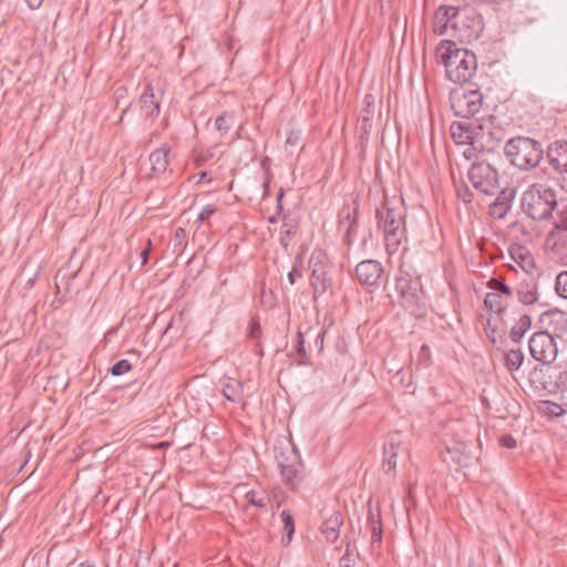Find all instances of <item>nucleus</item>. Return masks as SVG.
<instances>
[{
    "mask_svg": "<svg viewBox=\"0 0 567 567\" xmlns=\"http://www.w3.org/2000/svg\"><path fill=\"white\" fill-rule=\"evenodd\" d=\"M547 161L550 167L561 174L567 172V146L563 141H556L548 146Z\"/></svg>",
    "mask_w": 567,
    "mask_h": 567,
    "instance_id": "ddd939ff",
    "label": "nucleus"
},
{
    "mask_svg": "<svg viewBox=\"0 0 567 567\" xmlns=\"http://www.w3.org/2000/svg\"><path fill=\"white\" fill-rule=\"evenodd\" d=\"M398 446L395 445L394 437L384 445V458L383 468L385 472H390L396 466Z\"/></svg>",
    "mask_w": 567,
    "mask_h": 567,
    "instance_id": "5701e85b",
    "label": "nucleus"
},
{
    "mask_svg": "<svg viewBox=\"0 0 567 567\" xmlns=\"http://www.w3.org/2000/svg\"><path fill=\"white\" fill-rule=\"evenodd\" d=\"M499 444L506 449H514L516 447V440L512 435H503L499 439Z\"/></svg>",
    "mask_w": 567,
    "mask_h": 567,
    "instance_id": "4c0bfd02",
    "label": "nucleus"
},
{
    "mask_svg": "<svg viewBox=\"0 0 567 567\" xmlns=\"http://www.w3.org/2000/svg\"><path fill=\"white\" fill-rule=\"evenodd\" d=\"M169 147L167 145H163L159 148L155 150L150 155V163L152 165V171L155 174H162L166 171L169 164Z\"/></svg>",
    "mask_w": 567,
    "mask_h": 567,
    "instance_id": "aec40b11",
    "label": "nucleus"
},
{
    "mask_svg": "<svg viewBox=\"0 0 567 567\" xmlns=\"http://www.w3.org/2000/svg\"><path fill=\"white\" fill-rule=\"evenodd\" d=\"M501 295L497 292H488L485 296L484 305L491 311L502 313L505 310V306L501 301Z\"/></svg>",
    "mask_w": 567,
    "mask_h": 567,
    "instance_id": "7c9ffc66",
    "label": "nucleus"
},
{
    "mask_svg": "<svg viewBox=\"0 0 567 567\" xmlns=\"http://www.w3.org/2000/svg\"><path fill=\"white\" fill-rule=\"evenodd\" d=\"M395 290L401 298L403 307L413 309L419 306V281L413 279L409 272H400L395 280Z\"/></svg>",
    "mask_w": 567,
    "mask_h": 567,
    "instance_id": "9d476101",
    "label": "nucleus"
},
{
    "mask_svg": "<svg viewBox=\"0 0 567 567\" xmlns=\"http://www.w3.org/2000/svg\"><path fill=\"white\" fill-rule=\"evenodd\" d=\"M324 334V331L319 332L315 341L316 346L319 347L320 350L322 349L323 346Z\"/></svg>",
    "mask_w": 567,
    "mask_h": 567,
    "instance_id": "a18cd8bd",
    "label": "nucleus"
},
{
    "mask_svg": "<svg viewBox=\"0 0 567 567\" xmlns=\"http://www.w3.org/2000/svg\"><path fill=\"white\" fill-rule=\"evenodd\" d=\"M515 193L516 190L514 188L503 189L489 205V214L498 219L504 218L512 207Z\"/></svg>",
    "mask_w": 567,
    "mask_h": 567,
    "instance_id": "2eb2a0df",
    "label": "nucleus"
},
{
    "mask_svg": "<svg viewBox=\"0 0 567 567\" xmlns=\"http://www.w3.org/2000/svg\"><path fill=\"white\" fill-rule=\"evenodd\" d=\"M518 300L524 305H533L537 301V289L535 285L522 284L517 290Z\"/></svg>",
    "mask_w": 567,
    "mask_h": 567,
    "instance_id": "a878e982",
    "label": "nucleus"
},
{
    "mask_svg": "<svg viewBox=\"0 0 567 567\" xmlns=\"http://www.w3.org/2000/svg\"><path fill=\"white\" fill-rule=\"evenodd\" d=\"M409 567H423L421 564H411Z\"/></svg>",
    "mask_w": 567,
    "mask_h": 567,
    "instance_id": "603ef678",
    "label": "nucleus"
},
{
    "mask_svg": "<svg viewBox=\"0 0 567 567\" xmlns=\"http://www.w3.org/2000/svg\"><path fill=\"white\" fill-rule=\"evenodd\" d=\"M282 196H284V192H282V189H280L278 195H277V208H278V210L282 209V206H281V198H282Z\"/></svg>",
    "mask_w": 567,
    "mask_h": 567,
    "instance_id": "de8ad7c7",
    "label": "nucleus"
},
{
    "mask_svg": "<svg viewBox=\"0 0 567 567\" xmlns=\"http://www.w3.org/2000/svg\"><path fill=\"white\" fill-rule=\"evenodd\" d=\"M280 518L284 524V532L286 533V537L282 538V544L285 546L289 545L295 533V520L289 511H282L280 513Z\"/></svg>",
    "mask_w": 567,
    "mask_h": 567,
    "instance_id": "c85d7f7f",
    "label": "nucleus"
},
{
    "mask_svg": "<svg viewBox=\"0 0 567 567\" xmlns=\"http://www.w3.org/2000/svg\"><path fill=\"white\" fill-rule=\"evenodd\" d=\"M487 287L489 289L493 290V292H497L499 293L501 296L502 295H505V296H512V289L505 285L501 279L498 278H492L488 282H487Z\"/></svg>",
    "mask_w": 567,
    "mask_h": 567,
    "instance_id": "473e14b6",
    "label": "nucleus"
},
{
    "mask_svg": "<svg viewBox=\"0 0 567 567\" xmlns=\"http://www.w3.org/2000/svg\"><path fill=\"white\" fill-rule=\"evenodd\" d=\"M235 118L233 113H223L215 120V130L220 133L223 136L226 134L234 125Z\"/></svg>",
    "mask_w": 567,
    "mask_h": 567,
    "instance_id": "c756f323",
    "label": "nucleus"
},
{
    "mask_svg": "<svg viewBox=\"0 0 567 567\" xmlns=\"http://www.w3.org/2000/svg\"><path fill=\"white\" fill-rule=\"evenodd\" d=\"M301 276H302V272H301L299 269H297L296 267H293V268L291 269V271L288 274V280H289V282H290L291 285H293V284H295V281H296V278H297V277L299 278V277H301Z\"/></svg>",
    "mask_w": 567,
    "mask_h": 567,
    "instance_id": "79ce46f5",
    "label": "nucleus"
},
{
    "mask_svg": "<svg viewBox=\"0 0 567 567\" xmlns=\"http://www.w3.org/2000/svg\"><path fill=\"white\" fill-rule=\"evenodd\" d=\"M555 290H556V293L566 299L567 298V270L565 271H560L557 277H556V282H555Z\"/></svg>",
    "mask_w": 567,
    "mask_h": 567,
    "instance_id": "2f4dec72",
    "label": "nucleus"
},
{
    "mask_svg": "<svg viewBox=\"0 0 567 567\" xmlns=\"http://www.w3.org/2000/svg\"><path fill=\"white\" fill-rule=\"evenodd\" d=\"M458 198L462 199L464 203L468 204L473 200V194L470 189L464 188L458 190Z\"/></svg>",
    "mask_w": 567,
    "mask_h": 567,
    "instance_id": "ea45409f",
    "label": "nucleus"
},
{
    "mask_svg": "<svg viewBox=\"0 0 567 567\" xmlns=\"http://www.w3.org/2000/svg\"><path fill=\"white\" fill-rule=\"evenodd\" d=\"M150 251H151V240L147 241V247L141 251V258H142L143 265L147 262Z\"/></svg>",
    "mask_w": 567,
    "mask_h": 567,
    "instance_id": "37998d69",
    "label": "nucleus"
},
{
    "mask_svg": "<svg viewBox=\"0 0 567 567\" xmlns=\"http://www.w3.org/2000/svg\"><path fill=\"white\" fill-rule=\"evenodd\" d=\"M132 369V364L128 360L122 359L117 361L112 368H111V374L114 377L123 375L127 373Z\"/></svg>",
    "mask_w": 567,
    "mask_h": 567,
    "instance_id": "c9c22d12",
    "label": "nucleus"
},
{
    "mask_svg": "<svg viewBox=\"0 0 567 567\" xmlns=\"http://www.w3.org/2000/svg\"><path fill=\"white\" fill-rule=\"evenodd\" d=\"M311 269V286L315 296H322L331 285L330 262L328 256L322 250H315L309 259Z\"/></svg>",
    "mask_w": 567,
    "mask_h": 567,
    "instance_id": "1a4fd4ad",
    "label": "nucleus"
},
{
    "mask_svg": "<svg viewBox=\"0 0 567 567\" xmlns=\"http://www.w3.org/2000/svg\"><path fill=\"white\" fill-rule=\"evenodd\" d=\"M436 59L444 64L446 76L453 83L470 82L477 70L476 55L449 40L441 41L437 45Z\"/></svg>",
    "mask_w": 567,
    "mask_h": 567,
    "instance_id": "7ed1b4c3",
    "label": "nucleus"
},
{
    "mask_svg": "<svg viewBox=\"0 0 567 567\" xmlns=\"http://www.w3.org/2000/svg\"><path fill=\"white\" fill-rule=\"evenodd\" d=\"M468 567H475L472 561H470Z\"/></svg>",
    "mask_w": 567,
    "mask_h": 567,
    "instance_id": "864d4df0",
    "label": "nucleus"
},
{
    "mask_svg": "<svg viewBox=\"0 0 567 567\" xmlns=\"http://www.w3.org/2000/svg\"><path fill=\"white\" fill-rule=\"evenodd\" d=\"M405 213L402 207L385 206V213L377 210L378 224L384 233L385 246L389 252H394L405 238Z\"/></svg>",
    "mask_w": 567,
    "mask_h": 567,
    "instance_id": "423d86ee",
    "label": "nucleus"
},
{
    "mask_svg": "<svg viewBox=\"0 0 567 567\" xmlns=\"http://www.w3.org/2000/svg\"><path fill=\"white\" fill-rule=\"evenodd\" d=\"M512 258L519 265V267L526 272L532 275L536 269L535 261L532 255L523 247H516L511 249Z\"/></svg>",
    "mask_w": 567,
    "mask_h": 567,
    "instance_id": "412c9836",
    "label": "nucleus"
},
{
    "mask_svg": "<svg viewBox=\"0 0 567 567\" xmlns=\"http://www.w3.org/2000/svg\"><path fill=\"white\" fill-rule=\"evenodd\" d=\"M296 351L297 355L300 358V363L305 364V359L307 358V351L305 347V336L301 331H298L296 334Z\"/></svg>",
    "mask_w": 567,
    "mask_h": 567,
    "instance_id": "f704fd0d",
    "label": "nucleus"
},
{
    "mask_svg": "<svg viewBox=\"0 0 567 567\" xmlns=\"http://www.w3.org/2000/svg\"><path fill=\"white\" fill-rule=\"evenodd\" d=\"M522 209L534 220L553 218V229L548 233L545 246L557 260L567 259V204L558 202L551 188L534 184L522 195Z\"/></svg>",
    "mask_w": 567,
    "mask_h": 567,
    "instance_id": "f257e3e1",
    "label": "nucleus"
},
{
    "mask_svg": "<svg viewBox=\"0 0 567 567\" xmlns=\"http://www.w3.org/2000/svg\"><path fill=\"white\" fill-rule=\"evenodd\" d=\"M357 208H354L352 212L348 209L346 215L343 216L342 220L340 221L341 226H344L347 224V231L344 235V241L348 245H351L352 238L357 233V217H355Z\"/></svg>",
    "mask_w": 567,
    "mask_h": 567,
    "instance_id": "b1692460",
    "label": "nucleus"
},
{
    "mask_svg": "<svg viewBox=\"0 0 567 567\" xmlns=\"http://www.w3.org/2000/svg\"><path fill=\"white\" fill-rule=\"evenodd\" d=\"M259 334H260V326H259V323H258V322L252 321V322L250 323V328H249L248 336H249L250 338H258V337H259Z\"/></svg>",
    "mask_w": 567,
    "mask_h": 567,
    "instance_id": "a19ab883",
    "label": "nucleus"
},
{
    "mask_svg": "<svg viewBox=\"0 0 567 567\" xmlns=\"http://www.w3.org/2000/svg\"><path fill=\"white\" fill-rule=\"evenodd\" d=\"M420 355H422L423 358H425V357H427V355H429V347H427V346L423 344V346L421 347V353H420Z\"/></svg>",
    "mask_w": 567,
    "mask_h": 567,
    "instance_id": "09e8293b",
    "label": "nucleus"
},
{
    "mask_svg": "<svg viewBox=\"0 0 567 567\" xmlns=\"http://www.w3.org/2000/svg\"><path fill=\"white\" fill-rule=\"evenodd\" d=\"M475 24V19L467 11H460L452 6H442L435 14L434 32L439 35L447 34L449 30L462 31L465 28L471 29Z\"/></svg>",
    "mask_w": 567,
    "mask_h": 567,
    "instance_id": "6e6552de",
    "label": "nucleus"
},
{
    "mask_svg": "<svg viewBox=\"0 0 567 567\" xmlns=\"http://www.w3.org/2000/svg\"><path fill=\"white\" fill-rule=\"evenodd\" d=\"M186 238V231L184 228L182 227H178L176 230H175V236H174V246H182L184 240Z\"/></svg>",
    "mask_w": 567,
    "mask_h": 567,
    "instance_id": "58836bf2",
    "label": "nucleus"
},
{
    "mask_svg": "<svg viewBox=\"0 0 567 567\" xmlns=\"http://www.w3.org/2000/svg\"><path fill=\"white\" fill-rule=\"evenodd\" d=\"M216 212L213 205H206L198 214L197 220L203 224L206 223Z\"/></svg>",
    "mask_w": 567,
    "mask_h": 567,
    "instance_id": "e433bc0d",
    "label": "nucleus"
},
{
    "mask_svg": "<svg viewBox=\"0 0 567 567\" xmlns=\"http://www.w3.org/2000/svg\"><path fill=\"white\" fill-rule=\"evenodd\" d=\"M542 322L551 329V332L540 331L534 333L528 342L532 357L544 364L553 363L558 354L556 339H563L567 332V317L565 312L553 309L542 316Z\"/></svg>",
    "mask_w": 567,
    "mask_h": 567,
    "instance_id": "f03ea898",
    "label": "nucleus"
},
{
    "mask_svg": "<svg viewBox=\"0 0 567 567\" xmlns=\"http://www.w3.org/2000/svg\"><path fill=\"white\" fill-rule=\"evenodd\" d=\"M374 101L375 99L372 94H365L363 99L364 107L361 111L359 121L361 122V128L364 130L365 132H368L369 128L371 127L370 120L371 114L374 111Z\"/></svg>",
    "mask_w": 567,
    "mask_h": 567,
    "instance_id": "4be33fe9",
    "label": "nucleus"
},
{
    "mask_svg": "<svg viewBox=\"0 0 567 567\" xmlns=\"http://www.w3.org/2000/svg\"><path fill=\"white\" fill-rule=\"evenodd\" d=\"M524 362V353L519 349H512L504 355V365L511 372L517 371Z\"/></svg>",
    "mask_w": 567,
    "mask_h": 567,
    "instance_id": "393cba45",
    "label": "nucleus"
},
{
    "mask_svg": "<svg viewBox=\"0 0 567 567\" xmlns=\"http://www.w3.org/2000/svg\"><path fill=\"white\" fill-rule=\"evenodd\" d=\"M244 497L250 506H254L262 512H267L269 509V505L272 506V498L270 493L262 487L247 491Z\"/></svg>",
    "mask_w": 567,
    "mask_h": 567,
    "instance_id": "dca6fc26",
    "label": "nucleus"
},
{
    "mask_svg": "<svg viewBox=\"0 0 567 567\" xmlns=\"http://www.w3.org/2000/svg\"><path fill=\"white\" fill-rule=\"evenodd\" d=\"M504 152L511 164L522 171L536 167L544 154L540 143L525 136L508 140Z\"/></svg>",
    "mask_w": 567,
    "mask_h": 567,
    "instance_id": "39448f33",
    "label": "nucleus"
},
{
    "mask_svg": "<svg viewBox=\"0 0 567 567\" xmlns=\"http://www.w3.org/2000/svg\"><path fill=\"white\" fill-rule=\"evenodd\" d=\"M343 524L342 516L338 512H333L324 519L321 526V534L327 542L334 543L339 538L340 528Z\"/></svg>",
    "mask_w": 567,
    "mask_h": 567,
    "instance_id": "f3484780",
    "label": "nucleus"
},
{
    "mask_svg": "<svg viewBox=\"0 0 567 567\" xmlns=\"http://www.w3.org/2000/svg\"><path fill=\"white\" fill-rule=\"evenodd\" d=\"M383 266L380 261L368 259L359 262L355 267L358 281L370 289H377L381 285Z\"/></svg>",
    "mask_w": 567,
    "mask_h": 567,
    "instance_id": "9b49d317",
    "label": "nucleus"
},
{
    "mask_svg": "<svg viewBox=\"0 0 567 567\" xmlns=\"http://www.w3.org/2000/svg\"><path fill=\"white\" fill-rule=\"evenodd\" d=\"M482 94L478 91H468L452 101V109L455 115L470 120L482 109Z\"/></svg>",
    "mask_w": 567,
    "mask_h": 567,
    "instance_id": "f8f14e48",
    "label": "nucleus"
},
{
    "mask_svg": "<svg viewBox=\"0 0 567 567\" xmlns=\"http://www.w3.org/2000/svg\"><path fill=\"white\" fill-rule=\"evenodd\" d=\"M29 8L32 10L39 9L43 2V0H25Z\"/></svg>",
    "mask_w": 567,
    "mask_h": 567,
    "instance_id": "c03bdc74",
    "label": "nucleus"
},
{
    "mask_svg": "<svg viewBox=\"0 0 567 567\" xmlns=\"http://www.w3.org/2000/svg\"><path fill=\"white\" fill-rule=\"evenodd\" d=\"M301 455L297 449V446L289 441L286 447H281L280 451L276 454L277 467L282 468L288 464H296L300 462Z\"/></svg>",
    "mask_w": 567,
    "mask_h": 567,
    "instance_id": "6ab92c4d",
    "label": "nucleus"
},
{
    "mask_svg": "<svg viewBox=\"0 0 567 567\" xmlns=\"http://www.w3.org/2000/svg\"><path fill=\"white\" fill-rule=\"evenodd\" d=\"M243 385L240 382L230 379L223 388V395L227 401L239 402L241 399Z\"/></svg>",
    "mask_w": 567,
    "mask_h": 567,
    "instance_id": "cd10ccee",
    "label": "nucleus"
},
{
    "mask_svg": "<svg viewBox=\"0 0 567 567\" xmlns=\"http://www.w3.org/2000/svg\"><path fill=\"white\" fill-rule=\"evenodd\" d=\"M532 319L529 316L524 315L519 318L516 324L511 329V339L514 342H518L524 334L530 329Z\"/></svg>",
    "mask_w": 567,
    "mask_h": 567,
    "instance_id": "bb28decb",
    "label": "nucleus"
},
{
    "mask_svg": "<svg viewBox=\"0 0 567 567\" xmlns=\"http://www.w3.org/2000/svg\"><path fill=\"white\" fill-rule=\"evenodd\" d=\"M472 186L482 194L492 195L499 187L496 167L486 158H475L467 172Z\"/></svg>",
    "mask_w": 567,
    "mask_h": 567,
    "instance_id": "0eeeda50",
    "label": "nucleus"
},
{
    "mask_svg": "<svg viewBox=\"0 0 567 567\" xmlns=\"http://www.w3.org/2000/svg\"><path fill=\"white\" fill-rule=\"evenodd\" d=\"M80 567H94V566L90 561H84V563L80 564Z\"/></svg>",
    "mask_w": 567,
    "mask_h": 567,
    "instance_id": "3c124183",
    "label": "nucleus"
},
{
    "mask_svg": "<svg viewBox=\"0 0 567 567\" xmlns=\"http://www.w3.org/2000/svg\"><path fill=\"white\" fill-rule=\"evenodd\" d=\"M281 482L291 491H297L305 478L303 462L288 464L279 468Z\"/></svg>",
    "mask_w": 567,
    "mask_h": 567,
    "instance_id": "4468645a",
    "label": "nucleus"
},
{
    "mask_svg": "<svg viewBox=\"0 0 567 567\" xmlns=\"http://www.w3.org/2000/svg\"><path fill=\"white\" fill-rule=\"evenodd\" d=\"M451 136L456 144L468 145L463 152L467 159L477 154L492 152L496 146L492 132L476 120L453 122L450 127Z\"/></svg>",
    "mask_w": 567,
    "mask_h": 567,
    "instance_id": "20e7f679",
    "label": "nucleus"
},
{
    "mask_svg": "<svg viewBox=\"0 0 567 567\" xmlns=\"http://www.w3.org/2000/svg\"><path fill=\"white\" fill-rule=\"evenodd\" d=\"M351 558L349 555H343L340 559V565L342 567H350Z\"/></svg>",
    "mask_w": 567,
    "mask_h": 567,
    "instance_id": "49530a36",
    "label": "nucleus"
},
{
    "mask_svg": "<svg viewBox=\"0 0 567 567\" xmlns=\"http://www.w3.org/2000/svg\"><path fill=\"white\" fill-rule=\"evenodd\" d=\"M141 111L146 117L155 116L159 113V102L155 99L154 90L147 84L138 100Z\"/></svg>",
    "mask_w": 567,
    "mask_h": 567,
    "instance_id": "a211bd4d",
    "label": "nucleus"
},
{
    "mask_svg": "<svg viewBox=\"0 0 567 567\" xmlns=\"http://www.w3.org/2000/svg\"><path fill=\"white\" fill-rule=\"evenodd\" d=\"M543 411L550 416H560L565 414L566 409L564 405L553 401H543Z\"/></svg>",
    "mask_w": 567,
    "mask_h": 567,
    "instance_id": "72a5a7b5",
    "label": "nucleus"
},
{
    "mask_svg": "<svg viewBox=\"0 0 567 567\" xmlns=\"http://www.w3.org/2000/svg\"><path fill=\"white\" fill-rule=\"evenodd\" d=\"M280 505H281L280 502H274L272 501V506L269 505V508L272 509V511H277V509H279Z\"/></svg>",
    "mask_w": 567,
    "mask_h": 567,
    "instance_id": "8fccbe9b",
    "label": "nucleus"
}]
</instances>
